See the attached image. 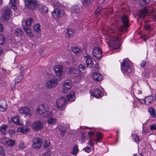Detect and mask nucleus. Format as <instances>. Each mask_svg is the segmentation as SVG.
Wrapping results in <instances>:
<instances>
[{
	"label": "nucleus",
	"mask_w": 156,
	"mask_h": 156,
	"mask_svg": "<svg viewBox=\"0 0 156 156\" xmlns=\"http://www.w3.org/2000/svg\"><path fill=\"white\" fill-rule=\"evenodd\" d=\"M23 77V75L21 74L20 75L17 76L15 78V82L19 83L21 82Z\"/></svg>",
	"instance_id": "nucleus-33"
},
{
	"label": "nucleus",
	"mask_w": 156,
	"mask_h": 156,
	"mask_svg": "<svg viewBox=\"0 0 156 156\" xmlns=\"http://www.w3.org/2000/svg\"><path fill=\"white\" fill-rule=\"evenodd\" d=\"M72 87L71 83L69 80H66L63 83L62 86L63 93H67Z\"/></svg>",
	"instance_id": "nucleus-12"
},
{
	"label": "nucleus",
	"mask_w": 156,
	"mask_h": 156,
	"mask_svg": "<svg viewBox=\"0 0 156 156\" xmlns=\"http://www.w3.org/2000/svg\"><path fill=\"white\" fill-rule=\"evenodd\" d=\"M3 26L0 23V32H2L3 30Z\"/></svg>",
	"instance_id": "nucleus-61"
},
{
	"label": "nucleus",
	"mask_w": 156,
	"mask_h": 156,
	"mask_svg": "<svg viewBox=\"0 0 156 156\" xmlns=\"http://www.w3.org/2000/svg\"><path fill=\"white\" fill-rule=\"evenodd\" d=\"M11 14V9L10 8L5 7L2 10L1 19L2 21L8 20L10 17Z\"/></svg>",
	"instance_id": "nucleus-6"
},
{
	"label": "nucleus",
	"mask_w": 156,
	"mask_h": 156,
	"mask_svg": "<svg viewBox=\"0 0 156 156\" xmlns=\"http://www.w3.org/2000/svg\"><path fill=\"white\" fill-rule=\"evenodd\" d=\"M83 150H84L87 153H89L91 151V148L90 147H85Z\"/></svg>",
	"instance_id": "nucleus-50"
},
{
	"label": "nucleus",
	"mask_w": 156,
	"mask_h": 156,
	"mask_svg": "<svg viewBox=\"0 0 156 156\" xmlns=\"http://www.w3.org/2000/svg\"><path fill=\"white\" fill-rule=\"evenodd\" d=\"M40 26L38 23H36L33 27L34 30L37 32H39L40 30Z\"/></svg>",
	"instance_id": "nucleus-41"
},
{
	"label": "nucleus",
	"mask_w": 156,
	"mask_h": 156,
	"mask_svg": "<svg viewBox=\"0 0 156 156\" xmlns=\"http://www.w3.org/2000/svg\"><path fill=\"white\" fill-rule=\"evenodd\" d=\"M93 54L95 57L98 59H101L102 57V53L101 49L98 47L94 48L93 51Z\"/></svg>",
	"instance_id": "nucleus-14"
},
{
	"label": "nucleus",
	"mask_w": 156,
	"mask_h": 156,
	"mask_svg": "<svg viewBox=\"0 0 156 156\" xmlns=\"http://www.w3.org/2000/svg\"><path fill=\"white\" fill-rule=\"evenodd\" d=\"M110 30L107 27H105L102 30V32L104 33L105 34H108L110 32Z\"/></svg>",
	"instance_id": "nucleus-46"
},
{
	"label": "nucleus",
	"mask_w": 156,
	"mask_h": 156,
	"mask_svg": "<svg viewBox=\"0 0 156 156\" xmlns=\"http://www.w3.org/2000/svg\"><path fill=\"white\" fill-rule=\"evenodd\" d=\"M133 138L134 140L136 142H138L140 141L139 136L136 135L134 134L133 135Z\"/></svg>",
	"instance_id": "nucleus-47"
},
{
	"label": "nucleus",
	"mask_w": 156,
	"mask_h": 156,
	"mask_svg": "<svg viewBox=\"0 0 156 156\" xmlns=\"http://www.w3.org/2000/svg\"><path fill=\"white\" fill-rule=\"evenodd\" d=\"M42 144V140L39 138H35L33 140L32 146L36 149H39Z\"/></svg>",
	"instance_id": "nucleus-13"
},
{
	"label": "nucleus",
	"mask_w": 156,
	"mask_h": 156,
	"mask_svg": "<svg viewBox=\"0 0 156 156\" xmlns=\"http://www.w3.org/2000/svg\"><path fill=\"white\" fill-rule=\"evenodd\" d=\"M60 134L62 136H64L65 133L66 129L63 127L61 126L59 128Z\"/></svg>",
	"instance_id": "nucleus-39"
},
{
	"label": "nucleus",
	"mask_w": 156,
	"mask_h": 156,
	"mask_svg": "<svg viewBox=\"0 0 156 156\" xmlns=\"http://www.w3.org/2000/svg\"><path fill=\"white\" fill-rule=\"evenodd\" d=\"M101 94V91L98 88H95L93 89L91 93L92 96L98 98L100 97Z\"/></svg>",
	"instance_id": "nucleus-22"
},
{
	"label": "nucleus",
	"mask_w": 156,
	"mask_h": 156,
	"mask_svg": "<svg viewBox=\"0 0 156 156\" xmlns=\"http://www.w3.org/2000/svg\"><path fill=\"white\" fill-rule=\"evenodd\" d=\"M101 7H99L98 8L95 12L96 14L97 15L99 14L100 12V11L101 10Z\"/></svg>",
	"instance_id": "nucleus-53"
},
{
	"label": "nucleus",
	"mask_w": 156,
	"mask_h": 156,
	"mask_svg": "<svg viewBox=\"0 0 156 156\" xmlns=\"http://www.w3.org/2000/svg\"><path fill=\"white\" fill-rule=\"evenodd\" d=\"M70 73L71 74H75L77 72V70L75 68H72L69 69Z\"/></svg>",
	"instance_id": "nucleus-51"
},
{
	"label": "nucleus",
	"mask_w": 156,
	"mask_h": 156,
	"mask_svg": "<svg viewBox=\"0 0 156 156\" xmlns=\"http://www.w3.org/2000/svg\"><path fill=\"white\" fill-rule=\"evenodd\" d=\"M8 120L9 122H14L16 125L22 126L23 125V122L21 121L20 118L18 116L13 117H9Z\"/></svg>",
	"instance_id": "nucleus-17"
},
{
	"label": "nucleus",
	"mask_w": 156,
	"mask_h": 156,
	"mask_svg": "<svg viewBox=\"0 0 156 156\" xmlns=\"http://www.w3.org/2000/svg\"><path fill=\"white\" fill-rule=\"evenodd\" d=\"M150 129L151 130H156V126L154 125H152L150 126Z\"/></svg>",
	"instance_id": "nucleus-59"
},
{
	"label": "nucleus",
	"mask_w": 156,
	"mask_h": 156,
	"mask_svg": "<svg viewBox=\"0 0 156 156\" xmlns=\"http://www.w3.org/2000/svg\"><path fill=\"white\" fill-rule=\"evenodd\" d=\"M5 42V38L3 35H0V45H2Z\"/></svg>",
	"instance_id": "nucleus-34"
},
{
	"label": "nucleus",
	"mask_w": 156,
	"mask_h": 156,
	"mask_svg": "<svg viewBox=\"0 0 156 156\" xmlns=\"http://www.w3.org/2000/svg\"><path fill=\"white\" fill-rule=\"evenodd\" d=\"M34 21L31 18H28L25 21L24 24L26 26H30L31 25L32 23H33Z\"/></svg>",
	"instance_id": "nucleus-31"
},
{
	"label": "nucleus",
	"mask_w": 156,
	"mask_h": 156,
	"mask_svg": "<svg viewBox=\"0 0 156 156\" xmlns=\"http://www.w3.org/2000/svg\"><path fill=\"white\" fill-rule=\"evenodd\" d=\"M82 10V9L80 5H75L72 6L71 9V12L72 13H79Z\"/></svg>",
	"instance_id": "nucleus-19"
},
{
	"label": "nucleus",
	"mask_w": 156,
	"mask_h": 156,
	"mask_svg": "<svg viewBox=\"0 0 156 156\" xmlns=\"http://www.w3.org/2000/svg\"><path fill=\"white\" fill-rule=\"evenodd\" d=\"M96 135V139L95 141L97 142H100V140L102 137V134L101 133H97Z\"/></svg>",
	"instance_id": "nucleus-36"
},
{
	"label": "nucleus",
	"mask_w": 156,
	"mask_h": 156,
	"mask_svg": "<svg viewBox=\"0 0 156 156\" xmlns=\"http://www.w3.org/2000/svg\"><path fill=\"white\" fill-rule=\"evenodd\" d=\"M56 77V76L55 77V78ZM60 78L59 77L58 78H55L52 80H50L48 81L46 83V87L50 88L55 87L58 84V81H60Z\"/></svg>",
	"instance_id": "nucleus-8"
},
{
	"label": "nucleus",
	"mask_w": 156,
	"mask_h": 156,
	"mask_svg": "<svg viewBox=\"0 0 156 156\" xmlns=\"http://www.w3.org/2000/svg\"><path fill=\"white\" fill-rule=\"evenodd\" d=\"M64 14L63 10L59 9H55L52 12V15L53 18L58 19L62 16Z\"/></svg>",
	"instance_id": "nucleus-10"
},
{
	"label": "nucleus",
	"mask_w": 156,
	"mask_h": 156,
	"mask_svg": "<svg viewBox=\"0 0 156 156\" xmlns=\"http://www.w3.org/2000/svg\"><path fill=\"white\" fill-rule=\"evenodd\" d=\"M8 126L6 125H3L1 126L0 132H1L3 134H5L6 132V129Z\"/></svg>",
	"instance_id": "nucleus-37"
},
{
	"label": "nucleus",
	"mask_w": 156,
	"mask_h": 156,
	"mask_svg": "<svg viewBox=\"0 0 156 156\" xmlns=\"http://www.w3.org/2000/svg\"><path fill=\"white\" fill-rule=\"evenodd\" d=\"M153 101V98L151 96H148L144 100V102L146 105H149Z\"/></svg>",
	"instance_id": "nucleus-30"
},
{
	"label": "nucleus",
	"mask_w": 156,
	"mask_h": 156,
	"mask_svg": "<svg viewBox=\"0 0 156 156\" xmlns=\"http://www.w3.org/2000/svg\"><path fill=\"white\" fill-rule=\"evenodd\" d=\"M3 52V51L2 49L1 48H0V55L2 54Z\"/></svg>",
	"instance_id": "nucleus-64"
},
{
	"label": "nucleus",
	"mask_w": 156,
	"mask_h": 156,
	"mask_svg": "<svg viewBox=\"0 0 156 156\" xmlns=\"http://www.w3.org/2000/svg\"><path fill=\"white\" fill-rule=\"evenodd\" d=\"M19 112L21 114H25L27 116L29 115V117H30L31 115L30 109L28 107H21L19 108Z\"/></svg>",
	"instance_id": "nucleus-18"
},
{
	"label": "nucleus",
	"mask_w": 156,
	"mask_h": 156,
	"mask_svg": "<svg viewBox=\"0 0 156 156\" xmlns=\"http://www.w3.org/2000/svg\"><path fill=\"white\" fill-rule=\"evenodd\" d=\"M55 72L57 76H58V78L65 73V72L63 71V68L61 65L56 66L54 68Z\"/></svg>",
	"instance_id": "nucleus-15"
},
{
	"label": "nucleus",
	"mask_w": 156,
	"mask_h": 156,
	"mask_svg": "<svg viewBox=\"0 0 156 156\" xmlns=\"http://www.w3.org/2000/svg\"><path fill=\"white\" fill-rule=\"evenodd\" d=\"M15 34L16 36L20 37L23 35L24 33L22 29L18 28L16 30Z\"/></svg>",
	"instance_id": "nucleus-28"
},
{
	"label": "nucleus",
	"mask_w": 156,
	"mask_h": 156,
	"mask_svg": "<svg viewBox=\"0 0 156 156\" xmlns=\"http://www.w3.org/2000/svg\"><path fill=\"white\" fill-rule=\"evenodd\" d=\"M46 105H41L37 107L36 110V113L37 115H43V117H47L52 115V113L47 111Z\"/></svg>",
	"instance_id": "nucleus-4"
},
{
	"label": "nucleus",
	"mask_w": 156,
	"mask_h": 156,
	"mask_svg": "<svg viewBox=\"0 0 156 156\" xmlns=\"http://www.w3.org/2000/svg\"><path fill=\"white\" fill-rule=\"evenodd\" d=\"M67 37H71L74 35V30L73 29L68 28L65 30Z\"/></svg>",
	"instance_id": "nucleus-24"
},
{
	"label": "nucleus",
	"mask_w": 156,
	"mask_h": 156,
	"mask_svg": "<svg viewBox=\"0 0 156 156\" xmlns=\"http://www.w3.org/2000/svg\"><path fill=\"white\" fill-rule=\"evenodd\" d=\"M144 27L145 29L147 30H150L151 29L150 26L148 24H145Z\"/></svg>",
	"instance_id": "nucleus-54"
},
{
	"label": "nucleus",
	"mask_w": 156,
	"mask_h": 156,
	"mask_svg": "<svg viewBox=\"0 0 156 156\" xmlns=\"http://www.w3.org/2000/svg\"><path fill=\"white\" fill-rule=\"evenodd\" d=\"M57 121L56 119L52 118H49L48 120V123L49 124H52L55 123Z\"/></svg>",
	"instance_id": "nucleus-35"
},
{
	"label": "nucleus",
	"mask_w": 156,
	"mask_h": 156,
	"mask_svg": "<svg viewBox=\"0 0 156 156\" xmlns=\"http://www.w3.org/2000/svg\"><path fill=\"white\" fill-rule=\"evenodd\" d=\"M66 97L69 101H74L75 100L74 93L73 91H71L69 94L66 95Z\"/></svg>",
	"instance_id": "nucleus-25"
},
{
	"label": "nucleus",
	"mask_w": 156,
	"mask_h": 156,
	"mask_svg": "<svg viewBox=\"0 0 156 156\" xmlns=\"http://www.w3.org/2000/svg\"><path fill=\"white\" fill-rule=\"evenodd\" d=\"M89 144L91 146H93L94 145V143L90 140L89 141Z\"/></svg>",
	"instance_id": "nucleus-60"
},
{
	"label": "nucleus",
	"mask_w": 156,
	"mask_h": 156,
	"mask_svg": "<svg viewBox=\"0 0 156 156\" xmlns=\"http://www.w3.org/2000/svg\"><path fill=\"white\" fill-rule=\"evenodd\" d=\"M78 149L76 145H75L73 148L72 151L71 153L73 154H76L77 153Z\"/></svg>",
	"instance_id": "nucleus-44"
},
{
	"label": "nucleus",
	"mask_w": 156,
	"mask_h": 156,
	"mask_svg": "<svg viewBox=\"0 0 156 156\" xmlns=\"http://www.w3.org/2000/svg\"><path fill=\"white\" fill-rule=\"evenodd\" d=\"M32 127L35 130H40L43 127V123L40 121H35L32 124Z\"/></svg>",
	"instance_id": "nucleus-16"
},
{
	"label": "nucleus",
	"mask_w": 156,
	"mask_h": 156,
	"mask_svg": "<svg viewBox=\"0 0 156 156\" xmlns=\"http://www.w3.org/2000/svg\"><path fill=\"white\" fill-rule=\"evenodd\" d=\"M50 142L49 140H45L43 143V146L45 148H47L50 146Z\"/></svg>",
	"instance_id": "nucleus-40"
},
{
	"label": "nucleus",
	"mask_w": 156,
	"mask_h": 156,
	"mask_svg": "<svg viewBox=\"0 0 156 156\" xmlns=\"http://www.w3.org/2000/svg\"><path fill=\"white\" fill-rule=\"evenodd\" d=\"M38 8L40 11L42 12H45L46 9V7L42 5H39L38 6Z\"/></svg>",
	"instance_id": "nucleus-43"
},
{
	"label": "nucleus",
	"mask_w": 156,
	"mask_h": 156,
	"mask_svg": "<svg viewBox=\"0 0 156 156\" xmlns=\"http://www.w3.org/2000/svg\"><path fill=\"white\" fill-rule=\"evenodd\" d=\"M131 62L128 59L123 60L121 64V68L122 73L126 74H128L132 73L133 70L131 66Z\"/></svg>",
	"instance_id": "nucleus-2"
},
{
	"label": "nucleus",
	"mask_w": 156,
	"mask_h": 156,
	"mask_svg": "<svg viewBox=\"0 0 156 156\" xmlns=\"http://www.w3.org/2000/svg\"><path fill=\"white\" fill-rule=\"evenodd\" d=\"M149 111L151 116L153 117H155L156 116L155 111L154 108L152 107L150 108L149 109Z\"/></svg>",
	"instance_id": "nucleus-32"
},
{
	"label": "nucleus",
	"mask_w": 156,
	"mask_h": 156,
	"mask_svg": "<svg viewBox=\"0 0 156 156\" xmlns=\"http://www.w3.org/2000/svg\"><path fill=\"white\" fill-rule=\"evenodd\" d=\"M84 60L86 61L87 66L88 68H91L93 67V62L90 55L87 54H83Z\"/></svg>",
	"instance_id": "nucleus-11"
},
{
	"label": "nucleus",
	"mask_w": 156,
	"mask_h": 156,
	"mask_svg": "<svg viewBox=\"0 0 156 156\" xmlns=\"http://www.w3.org/2000/svg\"><path fill=\"white\" fill-rule=\"evenodd\" d=\"M150 10L145 8H144L140 10L138 14V16L140 18H144L147 15L150 16L154 20H156V10H152L150 13Z\"/></svg>",
	"instance_id": "nucleus-3"
},
{
	"label": "nucleus",
	"mask_w": 156,
	"mask_h": 156,
	"mask_svg": "<svg viewBox=\"0 0 156 156\" xmlns=\"http://www.w3.org/2000/svg\"><path fill=\"white\" fill-rule=\"evenodd\" d=\"M0 154L3 156L5 155L4 150L2 147H0Z\"/></svg>",
	"instance_id": "nucleus-52"
},
{
	"label": "nucleus",
	"mask_w": 156,
	"mask_h": 156,
	"mask_svg": "<svg viewBox=\"0 0 156 156\" xmlns=\"http://www.w3.org/2000/svg\"><path fill=\"white\" fill-rule=\"evenodd\" d=\"M135 92L138 94H142L141 91L140 90H137L135 91Z\"/></svg>",
	"instance_id": "nucleus-62"
},
{
	"label": "nucleus",
	"mask_w": 156,
	"mask_h": 156,
	"mask_svg": "<svg viewBox=\"0 0 156 156\" xmlns=\"http://www.w3.org/2000/svg\"><path fill=\"white\" fill-rule=\"evenodd\" d=\"M153 35H154V34H152L150 36H149V37H146V36H144V38L145 39H144V41H146V40L147 39V38H149V37H151V36H153Z\"/></svg>",
	"instance_id": "nucleus-63"
},
{
	"label": "nucleus",
	"mask_w": 156,
	"mask_h": 156,
	"mask_svg": "<svg viewBox=\"0 0 156 156\" xmlns=\"http://www.w3.org/2000/svg\"><path fill=\"white\" fill-rule=\"evenodd\" d=\"M15 131L13 130H10L9 131V133L10 135L11 136L15 133Z\"/></svg>",
	"instance_id": "nucleus-56"
},
{
	"label": "nucleus",
	"mask_w": 156,
	"mask_h": 156,
	"mask_svg": "<svg viewBox=\"0 0 156 156\" xmlns=\"http://www.w3.org/2000/svg\"><path fill=\"white\" fill-rule=\"evenodd\" d=\"M85 66L83 65L80 64L79 66L78 69L79 71L82 73L85 72Z\"/></svg>",
	"instance_id": "nucleus-45"
},
{
	"label": "nucleus",
	"mask_w": 156,
	"mask_h": 156,
	"mask_svg": "<svg viewBox=\"0 0 156 156\" xmlns=\"http://www.w3.org/2000/svg\"><path fill=\"white\" fill-rule=\"evenodd\" d=\"M92 76L95 80L98 81H100L103 79L102 74L96 72L92 74Z\"/></svg>",
	"instance_id": "nucleus-21"
},
{
	"label": "nucleus",
	"mask_w": 156,
	"mask_h": 156,
	"mask_svg": "<svg viewBox=\"0 0 156 156\" xmlns=\"http://www.w3.org/2000/svg\"><path fill=\"white\" fill-rule=\"evenodd\" d=\"M121 20L123 26L120 27L119 30L120 31L126 32L129 27V19L127 16L124 15L121 17Z\"/></svg>",
	"instance_id": "nucleus-5"
},
{
	"label": "nucleus",
	"mask_w": 156,
	"mask_h": 156,
	"mask_svg": "<svg viewBox=\"0 0 156 156\" xmlns=\"http://www.w3.org/2000/svg\"><path fill=\"white\" fill-rule=\"evenodd\" d=\"M19 147L20 149H22L23 148H25L26 147V146L24 143L20 142L19 145Z\"/></svg>",
	"instance_id": "nucleus-49"
},
{
	"label": "nucleus",
	"mask_w": 156,
	"mask_h": 156,
	"mask_svg": "<svg viewBox=\"0 0 156 156\" xmlns=\"http://www.w3.org/2000/svg\"><path fill=\"white\" fill-rule=\"evenodd\" d=\"M22 26L23 29L28 36L31 37H33L34 36V35L31 33L30 30L28 27L26 26L24 24H23Z\"/></svg>",
	"instance_id": "nucleus-23"
},
{
	"label": "nucleus",
	"mask_w": 156,
	"mask_h": 156,
	"mask_svg": "<svg viewBox=\"0 0 156 156\" xmlns=\"http://www.w3.org/2000/svg\"><path fill=\"white\" fill-rule=\"evenodd\" d=\"M29 130V129L25 127H20L17 129V131L18 132H20L23 133H24L27 132Z\"/></svg>",
	"instance_id": "nucleus-29"
},
{
	"label": "nucleus",
	"mask_w": 156,
	"mask_h": 156,
	"mask_svg": "<svg viewBox=\"0 0 156 156\" xmlns=\"http://www.w3.org/2000/svg\"><path fill=\"white\" fill-rule=\"evenodd\" d=\"M146 65V61L145 60H143L142 63L140 64V66L141 67H144Z\"/></svg>",
	"instance_id": "nucleus-57"
},
{
	"label": "nucleus",
	"mask_w": 156,
	"mask_h": 156,
	"mask_svg": "<svg viewBox=\"0 0 156 156\" xmlns=\"http://www.w3.org/2000/svg\"><path fill=\"white\" fill-rule=\"evenodd\" d=\"M94 134V132L92 131L89 132L87 135V137L89 138L91 137Z\"/></svg>",
	"instance_id": "nucleus-55"
},
{
	"label": "nucleus",
	"mask_w": 156,
	"mask_h": 156,
	"mask_svg": "<svg viewBox=\"0 0 156 156\" xmlns=\"http://www.w3.org/2000/svg\"><path fill=\"white\" fill-rule=\"evenodd\" d=\"M7 108L6 101L3 99L0 100V110L2 112H5Z\"/></svg>",
	"instance_id": "nucleus-20"
},
{
	"label": "nucleus",
	"mask_w": 156,
	"mask_h": 156,
	"mask_svg": "<svg viewBox=\"0 0 156 156\" xmlns=\"http://www.w3.org/2000/svg\"><path fill=\"white\" fill-rule=\"evenodd\" d=\"M7 144L10 146H12L14 145L15 141L13 140H9L7 141Z\"/></svg>",
	"instance_id": "nucleus-42"
},
{
	"label": "nucleus",
	"mask_w": 156,
	"mask_h": 156,
	"mask_svg": "<svg viewBox=\"0 0 156 156\" xmlns=\"http://www.w3.org/2000/svg\"><path fill=\"white\" fill-rule=\"evenodd\" d=\"M71 50L77 55H80L82 53V51L81 50L76 47H73L71 49Z\"/></svg>",
	"instance_id": "nucleus-26"
},
{
	"label": "nucleus",
	"mask_w": 156,
	"mask_h": 156,
	"mask_svg": "<svg viewBox=\"0 0 156 156\" xmlns=\"http://www.w3.org/2000/svg\"><path fill=\"white\" fill-rule=\"evenodd\" d=\"M67 103V100L63 97H62L58 99L57 101V108L60 110H62L65 108L66 105Z\"/></svg>",
	"instance_id": "nucleus-7"
},
{
	"label": "nucleus",
	"mask_w": 156,
	"mask_h": 156,
	"mask_svg": "<svg viewBox=\"0 0 156 156\" xmlns=\"http://www.w3.org/2000/svg\"><path fill=\"white\" fill-rule=\"evenodd\" d=\"M151 0H142L141 3L142 5H145L148 4L150 2Z\"/></svg>",
	"instance_id": "nucleus-48"
},
{
	"label": "nucleus",
	"mask_w": 156,
	"mask_h": 156,
	"mask_svg": "<svg viewBox=\"0 0 156 156\" xmlns=\"http://www.w3.org/2000/svg\"><path fill=\"white\" fill-rule=\"evenodd\" d=\"M112 32H114V36L111 39H110L108 44L109 47H112L113 49H117L119 47V41L121 40L120 37L121 34H118L117 33H115L113 30Z\"/></svg>",
	"instance_id": "nucleus-1"
},
{
	"label": "nucleus",
	"mask_w": 156,
	"mask_h": 156,
	"mask_svg": "<svg viewBox=\"0 0 156 156\" xmlns=\"http://www.w3.org/2000/svg\"><path fill=\"white\" fill-rule=\"evenodd\" d=\"M25 2L27 7L30 10H34L37 6L36 0H26Z\"/></svg>",
	"instance_id": "nucleus-9"
},
{
	"label": "nucleus",
	"mask_w": 156,
	"mask_h": 156,
	"mask_svg": "<svg viewBox=\"0 0 156 156\" xmlns=\"http://www.w3.org/2000/svg\"><path fill=\"white\" fill-rule=\"evenodd\" d=\"M98 64L96 63L94 66V69L95 71H97L98 70Z\"/></svg>",
	"instance_id": "nucleus-58"
},
{
	"label": "nucleus",
	"mask_w": 156,
	"mask_h": 156,
	"mask_svg": "<svg viewBox=\"0 0 156 156\" xmlns=\"http://www.w3.org/2000/svg\"><path fill=\"white\" fill-rule=\"evenodd\" d=\"M16 4V0H10L9 5L10 6L11 8L14 10H16L17 9Z\"/></svg>",
	"instance_id": "nucleus-27"
},
{
	"label": "nucleus",
	"mask_w": 156,
	"mask_h": 156,
	"mask_svg": "<svg viewBox=\"0 0 156 156\" xmlns=\"http://www.w3.org/2000/svg\"><path fill=\"white\" fill-rule=\"evenodd\" d=\"M83 4L85 6L89 5L91 3L90 0H80Z\"/></svg>",
	"instance_id": "nucleus-38"
}]
</instances>
